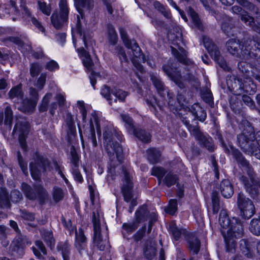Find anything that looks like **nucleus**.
Here are the masks:
<instances>
[{"label":"nucleus","instance_id":"obj_1","mask_svg":"<svg viewBox=\"0 0 260 260\" xmlns=\"http://www.w3.org/2000/svg\"><path fill=\"white\" fill-rule=\"evenodd\" d=\"M219 141L224 151L227 153L231 152L240 167L242 168L243 170L246 171L250 180L243 175H240L238 176L239 180L244 185L246 191L251 197L253 199L256 198L258 194L259 182L254 178L255 174L252 167L238 150L234 148L231 145L229 149L221 138H220Z\"/></svg>","mask_w":260,"mask_h":260},{"label":"nucleus","instance_id":"obj_2","mask_svg":"<svg viewBox=\"0 0 260 260\" xmlns=\"http://www.w3.org/2000/svg\"><path fill=\"white\" fill-rule=\"evenodd\" d=\"M180 119L182 122L186 126L188 129L191 134L199 141L200 145L204 146L210 152H212L214 150V145L213 143L212 139L209 136L204 135L200 130L196 123V125L190 124L189 123V118L191 115L194 116V120L197 119L200 121L203 122L206 118V112L198 104L193 105L189 109L188 112L186 116L182 115V113Z\"/></svg>","mask_w":260,"mask_h":260},{"label":"nucleus","instance_id":"obj_3","mask_svg":"<svg viewBox=\"0 0 260 260\" xmlns=\"http://www.w3.org/2000/svg\"><path fill=\"white\" fill-rule=\"evenodd\" d=\"M228 51L237 58L244 60L260 58V43L250 38H244L241 42L232 39L226 43Z\"/></svg>","mask_w":260,"mask_h":260},{"label":"nucleus","instance_id":"obj_4","mask_svg":"<svg viewBox=\"0 0 260 260\" xmlns=\"http://www.w3.org/2000/svg\"><path fill=\"white\" fill-rule=\"evenodd\" d=\"M241 134L237 136L238 143L244 152L260 159V131L256 134L247 121Z\"/></svg>","mask_w":260,"mask_h":260},{"label":"nucleus","instance_id":"obj_5","mask_svg":"<svg viewBox=\"0 0 260 260\" xmlns=\"http://www.w3.org/2000/svg\"><path fill=\"white\" fill-rule=\"evenodd\" d=\"M226 231H222L226 251L234 253L236 249V239L242 237L244 234L243 226L237 218L233 217Z\"/></svg>","mask_w":260,"mask_h":260},{"label":"nucleus","instance_id":"obj_6","mask_svg":"<svg viewBox=\"0 0 260 260\" xmlns=\"http://www.w3.org/2000/svg\"><path fill=\"white\" fill-rule=\"evenodd\" d=\"M92 220L94 231L93 239L94 245L101 251L108 250L110 246L108 240L107 229H106L104 231L102 232L100 214L98 210L93 212Z\"/></svg>","mask_w":260,"mask_h":260},{"label":"nucleus","instance_id":"obj_7","mask_svg":"<svg viewBox=\"0 0 260 260\" xmlns=\"http://www.w3.org/2000/svg\"><path fill=\"white\" fill-rule=\"evenodd\" d=\"M115 136L116 131L113 128L105 127L103 133L104 147L110 156H113L115 153L118 158L122 152V148L115 140Z\"/></svg>","mask_w":260,"mask_h":260},{"label":"nucleus","instance_id":"obj_8","mask_svg":"<svg viewBox=\"0 0 260 260\" xmlns=\"http://www.w3.org/2000/svg\"><path fill=\"white\" fill-rule=\"evenodd\" d=\"M233 13L239 14L240 16V19L246 25L249 26L253 31L260 34V13L257 11L255 8L254 11L256 16L255 18L251 17L247 12L238 6H234L231 8Z\"/></svg>","mask_w":260,"mask_h":260},{"label":"nucleus","instance_id":"obj_9","mask_svg":"<svg viewBox=\"0 0 260 260\" xmlns=\"http://www.w3.org/2000/svg\"><path fill=\"white\" fill-rule=\"evenodd\" d=\"M21 189L25 197L30 200H38L42 204L47 197V192L43 187L39 184L35 185L34 188L25 183L21 184Z\"/></svg>","mask_w":260,"mask_h":260},{"label":"nucleus","instance_id":"obj_10","mask_svg":"<svg viewBox=\"0 0 260 260\" xmlns=\"http://www.w3.org/2000/svg\"><path fill=\"white\" fill-rule=\"evenodd\" d=\"M59 13H53L51 16V22L56 29H60L68 19L69 8L67 0H59Z\"/></svg>","mask_w":260,"mask_h":260},{"label":"nucleus","instance_id":"obj_11","mask_svg":"<svg viewBox=\"0 0 260 260\" xmlns=\"http://www.w3.org/2000/svg\"><path fill=\"white\" fill-rule=\"evenodd\" d=\"M29 124L24 119L20 118L17 119L16 123L13 129V134L18 135L19 142L24 150L27 149L26 138L29 132Z\"/></svg>","mask_w":260,"mask_h":260},{"label":"nucleus","instance_id":"obj_12","mask_svg":"<svg viewBox=\"0 0 260 260\" xmlns=\"http://www.w3.org/2000/svg\"><path fill=\"white\" fill-rule=\"evenodd\" d=\"M131 51H132L134 56L132 61L135 68L134 69L135 74L138 78L142 80V77L141 75L143 73L144 69L140 62H145V58L142 54L138 44L134 40L131 41Z\"/></svg>","mask_w":260,"mask_h":260},{"label":"nucleus","instance_id":"obj_13","mask_svg":"<svg viewBox=\"0 0 260 260\" xmlns=\"http://www.w3.org/2000/svg\"><path fill=\"white\" fill-rule=\"evenodd\" d=\"M237 203L243 218L249 219L254 214L255 207L252 202L243 193H239Z\"/></svg>","mask_w":260,"mask_h":260},{"label":"nucleus","instance_id":"obj_14","mask_svg":"<svg viewBox=\"0 0 260 260\" xmlns=\"http://www.w3.org/2000/svg\"><path fill=\"white\" fill-rule=\"evenodd\" d=\"M77 51L79 53L80 57L81 58L84 66L88 71H91L89 79L90 83L94 89L95 85L96 83V77L100 76V74L98 73H95L92 71L93 67L94 66L93 62L91 58L90 55L88 52L83 47L78 48Z\"/></svg>","mask_w":260,"mask_h":260},{"label":"nucleus","instance_id":"obj_15","mask_svg":"<svg viewBox=\"0 0 260 260\" xmlns=\"http://www.w3.org/2000/svg\"><path fill=\"white\" fill-rule=\"evenodd\" d=\"M35 159L36 164L31 162L29 167L32 177L37 180L40 178L41 172L46 171L47 167H49V162L48 160L40 155L38 153L35 154Z\"/></svg>","mask_w":260,"mask_h":260},{"label":"nucleus","instance_id":"obj_16","mask_svg":"<svg viewBox=\"0 0 260 260\" xmlns=\"http://www.w3.org/2000/svg\"><path fill=\"white\" fill-rule=\"evenodd\" d=\"M162 70L170 79L179 88L182 89L185 87L180 72L173 66L171 61H169L167 64L164 65Z\"/></svg>","mask_w":260,"mask_h":260},{"label":"nucleus","instance_id":"obj_17","mask_svg":"<svg viewBox=\"0 0 260 260\" xmlns=\"http://www.w3.org/2000/svg\"><path fill=\"white\" fill-rule=\"evenodd\" d=\"M94 123L96 126L98 135H101V130L100 127V120L95 111L92 112L90 114V118L89 120L90 129L88 135V139L93 145V146H97V141L95 137V129Z\"/></svg>","mask_w":260,"mask_h":260},{"label":"nucleus","instance_id":"obj_18","mask_svg":"<svg viewBox=\"0 0 260 260\" xmlns=\"http://www.w3.org/2000/svg\"><path fill=\"white\" fill-rule=\"evenodd\" d=\"M74 246L78 251L82 254L87 249V238L84 234L83 230L80 228L77 230L75 229V240Z\"/></svg>","mask_w":260,"mask_h":260},{"label":"nucleus","instance_id":"obj_19","mask_svg":"<svg viewBox=\"0 0 260 260\" xmlns=\"http://www.w3.org/2000/svg\"><path fill=\"white\" fill-rule=\"evenodd\" d=\"M242 79L234 75H229L226 78V84L228 89L234 94H241Z\"/></svg>","mask_w":260,"mask_h":260},{"label":"nucleus","instance_id":"obj_20","mask_svg":"<svg viewBox=\"0 0 260 260\" xmlns=\"http://www.w3.org/2000/svg\"><path fill=\"white\" fill-rule=\"evenodd\" d=\"M123 177L122 179L121 191L124 200L127 203L130 202V177L129 173L123 169Z\"/></svg>","mask_w":260,"mask_h":260},{"label":"nucleus","instance_id":"obj_21","mask_svg":"<svg viewBox=\"0 0 260 260\" xmlns=\"http://www.w3.org/2000/svg\"><path fill=\"white\" fill-rule=\"evenodd\" d=\"M52 96V94L51 93H47L45 94L42 99L39 110L41 112H45L49 109L50 114L53 115L55 110L57 108V104L56 102H52L50 105L49 104Z\"/></svg>","mask_w":260,"mask_h":260},{"label":"nucleus","instance_id":"obj_22","mask_svg":"<svg viewBox=\"0 0 260 260\" xmlns=\"http://www.w3.org/2000/svg\"><path fill=\"white\" fill-rule=\"evenodd\" d=\"M143 250L144 257L148 260H152L156 254V243L152 240L147 241Z\"/></svg>","mask_w":260,"mask_h":260},{"label":"nucleus","instance_id":"obj_23","mask_svg":"<svg viewBox=\"0 0 260 260\" xmlns=\"http://www.w3.org/2000/svg\"><path fill=\"white\" fill-rule=\"evenodd\" d=\"M171 51L173 55L181 63L184 64H192L191 61L187 58V52L183 48H179V50L171 47Z\"/></svg>","mask_w":260,"mask_h":260},{"label":"nucleus","instance_id":"obj_24","mask_svg":"<svg viewBox=\"0 0 260 260\" xmlns=\"http://www.w3.org/2000/svg\"><path fill=\"white\" fill-rule=\"evenodd\" d=\"M219 189L221 195L225 198L229 199L234 194L233 185L228 179H223L220 182Z\"/></svg>","mask_w":260,"mask_h":260},{"label":"nucleus","instance_id":"obj_25","mask_svg":"<svg viewBox=\"0 0 260 260\" xmlns=\"http://www.w3.org/2000/svg\"><path fill=\"white\" fill-rule=\"evenodd\" d=\"M241 94L243 92L250 94L254 93L256 91V85L253 83L250 76H245L242 81Z\"/></svg>","mask_w":260,"mask_h":260},{"label":"nucleus","instance_id":"obj_26","mask_svg":"<svg viewBox=\"0 0 260 260\" xmlns=\"http://www.w3.org/2000/svg\"><path fill=\"white\" fill-rule=\"evenodd\" d=\"M188 247L189 250L194 254H198L200 248V241L193 234H190L187 238Z\"/></svg>","mask_w":260,"mask_h":260},{"label":"nucleus","instance_id":"obj_27","mask_svg":"<svg viewBox=\"0 0 260 260\" xmlns=\"http://www.w3.org/2000/svg\"><path fill=\"white\" fill-rule=\"evenodd\" d=\"M252 242L246 239H241L239 242V247L242 253L248 258H251L253 255L251 247L253 246Z\"/></svg>","mask_w":260,"mask_h":260},{"label":"nucleus","instance_id":"obj_28","mask_svg":"<svg viewBox=\"0 0 260 260\" xmlns=\"http://www.w3.org/2000/svg\"><path fill=\"white\" fill-rule=\"evenodd\" d=\"M9 95L10 99L14 102L19 103L24 99V93L22 90V85L19 84L13 87L9 91Z\"/></svg>","mask_w":260,"mask_h":260},{"label":"nucleus","instance_id":"obj_29","mask_svg":"<svg viewBox=\"0 0 260 260\" xmlns=\"http://www.w3.org/2000/svg\"><path fill=\"white\" fill-rule=\"evenodd\" d=\"M93 0H74L75 6L78 12L83 16L82 8L90 10L93 7Z\"/></svg>","mask_w":260,"mask_h":260},{"label":"nucleus","instance_id":"obj_30","mask_svg":"<svg viewBox=\"0 0 260 260\" xmlns=\"http://www.w3.org/2000/svg\"><path fill=\"white\" fill-rule=\"evenodd\" d=\"M19 103L21 104V106L18 108L19 110L27 113H31L36 105V102L27 98L23 99V101L20 102Z\"/></svg>","mask_w":260,"mask_h":260},{"label":"nucleus","instance_id":"obj_31","mask_svg":"<svg viewBox=\"0 0 260 260\" xmlns=\"http://www.w3.org/2000/svg\"><path fill=\"white\" fill-rule=\"evenodd\" d=\"M149 212L146 205L141 206L135 213L136 221L139 223L144 222L148 219Z\"/></svg>","mask_w":260,"mask_h":260},{"label":"nucleus","instance_id":"obj_32","mask_svg":"<svg viewBox=\"0 0 260 260\" xmlns=\"http://www.w3.org/2000/svg\"><path fill=\"white\" fill-rule=\"evenodd\" d=\"M212 54L210 55L215 60L216 63L224 70L229 71L230 68L227 64L226 61L220 55V51L217 49L215 52H212Z\"/></svg>","mask_w":260,"mask_h":260},{"label":"nucleus","instance_id":"obj_33","mask_svg":"<svg viewBox=\"0 0 260 260\" xmlns=\"http://www.w3.org/2000/svg\"><path fill=\"white\" fill-rule=\"evenodd\" d=\"M0 208L3 209L10 208L8 192L5 188H0Z\"/></svg>","mask_w":260,"mask_h":260},{"label":"nucleus","instance_id":"obj_34","mask_svg":"<svg viewBox=\"0 0 260 260\" xmlns=\"http://www.w3.org/2000/svg\"><path fill=\"white\" fill-rule=\"evenodd\" d=\"M135 136L143 143H149L151 141L150 134L145 130L136 128L134 130Z\"/></svg>","mask_w":260,"mask_h":260},{"label":"nucleus","instance_id":"obj_35","mask_svg":"<svg viewBox=\"0 0 260 260\" xmlns=\"http://www.w3.org/2000/svg\"><path fill=\"white\" fill-rule=\"evenodd\" d=\"M148 160L152 164L157 163L160 160V152L157 149L151 148L147 150Z\"/></svg>","mask_w":260,"mask_h":260},{"label":"nucleus","instance_id":"obj_36","mask_svg":"<svg viewBox=\"0 0 260 260\" xmlns=\"http://www.w3.org/2000/svg\"><path fill=\"white\" fill-rule=\"evenodd\" d=\"M41 235L46 244L52 249L55 246V239L53 238V234L51 231L43 230L41 231Z\"/></svg>","mask_w":260,"mask_h":260},{"label":"nucleus","instance_id":"obj_37","mask_svg":"<svg viewBox=\"0 0 260 260\" xmlns=\"http://www.w3.org/2000/svg\"><path fill=\"white\" fill-rule=\"evenodd\" d=\"M232 222L226 210L222 209L219 214V222L223 229H226Z\"/></svg>","mask_w":260,"mask_h":260},{"label":"nucleus","instance_id":"obj_38","mask_svg":"<svg viewBox=\"0 0 260 260\" xmlns=\"http://www.w3.org/2000/svg\"><path fill=\"white\" fill-rule=\"evenodd\" d=\"M151 79L158 93L160 95V96H163L164 95V92L166 90V88L164 84L162 82L160 79L158 77L152 76Z\"/></svg>","mask_w":260,"mask_h":260},{"label":"nucleus","instance_id":"obj_39","mask_svg":"<svg viewBox=\"0 0 260 260\" xmlns=\"http://www.w3.org/2000/svg\"><path fill=\"white\" fill-rule=\"evenodd\" d=\"M57 249L59 251H61L63 260H70V245L67 241L58 244Z\"/></svg>","mask_w":260,"mask_h":260},{"label":"nucleus","instance_id":"obj_40","mask_svg":"<svg viewBox=\"0 0 260 260\" xmlns=\"http://www.w3.org/2000/svg\"><path fill=\"white\" fill-rule=\"evenodd\" d=\"M238 67L239 71L242 74L241 76L245 78V76H250L252 72H250L251 67L249 63L246 61H241L238 64Z\"/></svg>","mask_w":260,"mask_h":260},{"label":"nucleus","instance_id":"obj_41","mask_svg":"<svg viewBox=\"0 0 260 260\" xmlns=\"http://www.w3.org/2000/svg\"><path fill=\"white\" fill-rule=\"evenodd\" d=\"M64 194V191L60 187L54 186L53 188L52 194L53 199L55 203L61 201L63 199Z\"/></svg>","mask_w":260,"mask_h":260},{"label":"nucleus","instance_id":"obj_42","mask_svg":"<svg viewBox=\"0 0 260 260\" xmlns=\"http://www.w3.org/2000/svg\"><path fill=\"white\" fill-rule=\"evenodd\" d=\"M178 178L177 175L172 172L168 173L164 179V182L167 186L170 187L172 185L178 183Z\"/></svg>","mask_w":260,"mask_h":260},{"label":"nucleus","instance_id":"obj_43","mask_svg":"<svg viewBox=\"0 0 260 260\" xmlns=\"http://www.w3.org/2000/svg\"><path fill=\"white\" fill-rule=\"evenodd\" d=\"M189 13L194 26L202 31L204 27L198 15L191 8L189 9Z\"/></svg>","mask_w":260,"mask_h":260},{"label":"nucleus","instance_id":"obj_44","mask_svg":"<svg viewBox=\"0 0 260 260\" xmlns=\"http://www.w3.org/2000/svg\"><path fill=\"white\" fill-rule=\"evenodd\" d=\"M71 168L79 167L80 157L74 146H72L70 151Z\"/></svg>","mask_w":260,"mask_h":260},{"label":"nucleus","instance_id":"obj_45","mask_svg":"<svg viewBox=\"0 0 260 260\" xmlns=\"http://www.w3.org/2000/svg\"><path fill=\"white\" fill-rule=\"evenodd\" d=\"M169 229L174 240L176 241L178 240L181 235L184 232L183 229L178 228L176 224L173 222L170 223Z\"/></svg>","mask_w":260,"mask_h":260},{"label":"nucleus","instance_id":"obj_46","mask_svg":"<svg viewBox=\"0 0 260 260\" xmlns=\"http://www.w3.org/2000/svg\"><path fill=\"white\" fill-rule=\"evenodd\" d=\"M107 29L109 41L111 45H115L118 40V37L115 29L112 25H108Z\"/></svg>","mask_w":260,"mask_h":260},{"label":"nucleus","instance_id":"obj_47","mask_svg":"<svg viewBox=\"0 0 260 260\" xmlns=\"http://www.w3.org/2000/svg\"><path fill=\"white\" fill-rule=\"evenodd\" d=\"M5 124L8 126L9 130H11L12 126L13 111L9 106L5 108Z\"/></svg>","mask_w":260,"mask_h":260},{"label":"nucleus","instance_id":"obj_48","mask_svg":"<svg viewBox=\"0 0 260 260\" xmlns=\"http://www.w3.org/2000/svg\"><path fill=\"white\" fill-rule=\"evenodd\" d=\"M249 230L256 236L260 235V219L258 218L252 219L250 223Z\"/></svg>","mask_w":260,"mask_h":260},{"label":"nucleus","instance_id":"obj_49","mask_svg":"<svg viewBox=\"0 0 260 260\" xmlns=\"http://www.w3.org/2000/svg\"><path fill=\"white\" fill-rule=\"evenodd\" d=\"M203 42L204 43V46L210 55L212 54V52H215L218 49L217 46L213 43L212 41L209 38L206 36H203Z\"/></svg>","mask_w":260,"mask_h":260},{"label":"nucleus","instance_id":"obj_50","mask_svg":"<svg viewBox=\"0 0 260 260\" xmlns=\"http://www.w3.org/2000/svg\"><path fill=\"white\" fill-rule=\"evenodd\" d=\"M166 173L167 170L161 167L154 166L151 169V175L156 177L159 182Z\"/></svg>","mask_w":260,"mask_h":260},{"label":"nucleus","instance_id":"obj_51","mask_svg":"<svg viewBox=\"0 0 260 260\" xmlns=\"http://www.w3.org/2000/svg\"><path fill=\"white\" fill-rule=\"evenodd\" d=\"M8 228L4 225L0 226V240L3 246L6 247L9 244V241L7 239Z\"/></svg>","mask_w":260,"mask_h":260},{"label":"nucleus","instance_id":"obj_52","mask_svg":"<svg viewBox=\"0 0 260 260\" xmlns=\"http://www.w3.org/2000/svg\"><path fill=\"white\" fill-rule=\"evenodd\" d=\"M119 54L122 68L126 72H127L129 64L128 57L122 49L119 51Z\"/></svg>","mask_w":260,"mask_h":260},{"label":"nucleus","instance_id":"obj_53","mask_svg":"<svg viewBox=\"0 0 260 260\" xmlns=\"http://www.w3.org/2000/svg\"><path fill=\"white\" fill-rule=\"evenodd\" d=\"M15 240L17 243V246L18 247H23L26 245L31 244V242L28 241V239L25 236H23L21 234H18Z\"/></svg>","mask_w":260,"mask_h":260},{"label":"nucleus","instance_id":"obj_54","mask_svg":"<svg viewBox=\"0 0 260 260\" xmlns=\"http://www.w3.org/2000/svg\"><path fill=\"white\" fill-rule=\"evenodd\" d=\"M221 29L225 34L228 36H233L234 32L232 30L233 26L229 22H223L221 25Z\"/></svg>","mask_w":260,"mask_h":260},{"label":"nucleus","instance_id":"obj_55","mask_svg":"<svg viewBox=\"0 0 260 260\" xmlns=\"http://www.w3.org/2000/svg\"><path fill=\"white\" fill-rule=\"evenodd\" d=\"M114 90H111L110 88L107 86L105 85L103 86L101 90V94L106 98L108 101H109V104H112V102L110 101L111 99V94H112V91Z\"/></svg>","mask_w":260,"mask_h":260},{"label":"nucleus","instance_id":"obj_56","mask_svg":"<svg viewBox=\"0 0 260 260\" xmlns=\"http://www.w3.org/2000/svg\"><path fill=\"white\" fill-rule=\"evenodd\" d=\"M112 93L116 98L118 99V100L121 102H123L125 98L128 95L127 92H126L121 89H115Z\"/></svg>","mask_w":260,"mask_h":260},{"label":"nucleus","instance_id":"obj_57","mask_svg":"<svg viewBox=\"0 0 260 260\" xmlns=\"http://www.w3.org/2000/svg\"><path fill=\"white\" fill-rule=\"evenodd\" d=\"M38 5L40 10L45 15L49 16L51 13V7L50 5H47L45 2H41L38 1Z\"/></svg>","mask_w":260,"mask_h":260},{"label":"nucleus","instance_id":"obj_58","mask_svg":"<svg viewBox=\"0 0 260 260\" xmlns=\"http://www.w3.org/2000/svg\"><path fill=\"white\" fill-rule=\"evenodd\" d=\"M71 171L75 181L79 183H82L83 181V177L78 169V167L71 168Z\"/></svg>","mask_w":260,"mask_h":260},{"label":"nucleus","instance_id":"obj_59","mask_svg":"<svg viewBox=\"0 0 260 260\" xmlns=\"http://www.w3.org/2000/svg\"><path fill=\"white\" fill-rule=\"evenodd\" d=\"M21 217L25 220L33 221L35 219L34 213L29 212L25 210H20Z\"/></svg>","mask_w":260,"mask_h":260},{"label":"nucleus","instance_id":"obj_60","mask_svg":"<svg viewBox=\"0 0 260 260\" xmlns=\"http://www.w3.org/2000/svg\"><path fill=\"white\" fill-rule=\"evenodd\" d=\"M77 105L82 115L83 122H86L87 111L85 109V104L83 101H79L77 102Z\"/></svg>","mask_w":260,"mask_h":260},{"label":"nucleus","instance_id":"obj_61","mask_svg":"<svg viewBox=\"0 0 260 260\" xmlns=\"http://www.w3.org/2000/svg\"><path fill=\"white\" fill-rule=\"evenodd\" d=\"M177 209V202L176 199H171L169 201V204L167 212L170 214H174Z\"/></svg>","mask_w":260,"mask_h":260},{"label":"nucleus","instance_id":"obj_62","mask_svg":"<svg viewBox=\"0 0 260 260\" xmlns=\"http://www.w3.org/2000/svg\"><path fill=\"white\" fill-rule=\"evenodd\" d=\"M121 39L122 40L125 46L128 48H130V42L128 39V36L125 30L121 28L119 30Z\"/></svg>","mask_w":260,"mask_h":260},{"label":"nucleus","instance_id":"obj_63","mask_svg":"<svg viewBox=\"0 0 260 260\" xmlns=\"http://www.w3.org/2000/svg\"><path fill=\"white\" fill-rule=\"evenodd\" d=\"M41 70V67L38 63H34L31 64L30 73L32 77L37 76Z\"/></svg>","mask_w":260,"mask_h":260},{"label":"nucleus","instance_id":"obj_64","mask_svg":"<svg viewBox=\"0 0 260 260\" xmlns=\"http://www.w3.org/2000/svg\"><path fill=\"white\" fill-rule=\"evenodd\" d=\"M22 198V193L17 190H14L11 193V200L13 202L17 203Z\"/></svg>","mask_w":260,"mask_h":260}]
</instances>
